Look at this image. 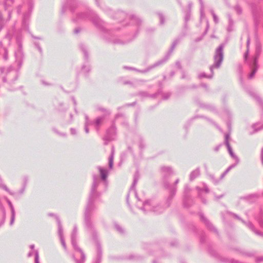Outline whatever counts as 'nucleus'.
<instances>
[{
	"instance_id": "9b49d317",
	"label": "nucleus",
	"mask_w": 263,
	"mask_h": 263,
	"mask_svg": "<svg viewBox=\"0 0 263 263\" xmlns=\"http://www.w3.org/2000/svg\"><path fill=\"white\" fill-rule=\"evenodd\" d=\"M196 189L198 192V195L200 197H201V194L203 192H205V193L209 192V190L207 185L204 183H201L199 186H197Z\"/></svg>"
},
{
	"instance_id": "f704fd0d",
	"label": "nucleus",
	"mask_w": 263,
	"mask_h": 263,
	"mask_svg": "<svg viewBox=\"0 0 263 263\" xmlns=\"http://www.w3.org/2000/svg\"><path fill=\"white\" fill-rule=\"evenodd\" d=\"M199 105L201 107H202V108H208V109H212V108H213V107H212L211 106L209 105H205V104H201V103H199Z\"/></svg>"
},
{
	"instance_id": "680f3d73",
	"label": "nucleus",
	"mask_w": 263,
	"mask_h": 263,
	"mask_svg": "<svg viewBox=\"0 0 263 263\" xmlns=\"http://www.w3.org/2000/svg\"><path fill=\"white\" fill-rule=\"evenodd\" d=\"M29 9H32V5L31 3H29Z\"/></svg>"
},
{
	"instance_id": "ddd939ff",
	"label": "nucleus",
	"mask_w": 263,
	"mask_h": 263,
	"mask_svg": "<svg viewBox=\"0 0 263 263\" xmlns=\"http://www.w3.org/2000/svg\"><path fill=\"white\" fill-rule=\"evenodd\" d=\"M104 120V117H98L96 120L93 122L95 128L97 131L99 130L100 126L102 125Z\"/></svg>"
},
{
	"instance_id": "b1692460",
	"label": "nucleus",
	"mask_w": 263,
	"mask_h": 263,
	"mask_svg": "<svg viewBox=\"0 0 263 263\" xmlns=\"http://www.w3.org/2000/svg\"><path fill=\"white\" fill-rule=\"evenodd\" d=\"M236 166V164L231 165L228 168L224 171V172L221 175V179H222L224 176L233 168Z\"/></svg>"
},
{
	"instance_id": "2eb2a0df",
	"label": "nucleus",
	"mask_w": 263,
	"mask_h": 263,
	"mask_svg": "<svg viewBox=\"0 0 263 263\" xmlns=\"http://www.w3.org/2000/svg\"><path fill=\"white\" fill-rule=\"evenodd\" d=\"M200 173V169L197 168L192 171L190 175V179L192 181L199 176Z\"/></svg>"
},
{
	"instance_id": "bf43d9fd",
	"label": "nucleus",
	"mask_w": 263,
	"mask_h": 263,
	"mask_svg": "<svg viewBox=\"0 0 263 263\" xmlns=\"http://www.w3.org/2000/svg\"><path fill=\"white\" fill-rule=\"evenodd\" d=\"M219 147H220V146H219H219H216V147L215 148V151H216V152H217V151H218L219 150Z\"/></svg>"
},
{
	"instance_id": "6e6d98bb",
	"label": "nucleus",
	"mask_w": 263,
	"mask_h": 263,
	"mask_svg": "<svg viewBox=\"0 0 263 263\" xmlns=\"http://www.w3.org/2000/svg\"><path fill=\"white\" fill-rule=\"evenodd\" d=\"M170 97V94L169 93H167L166 95L165 96H164L163 98L164 99H167L168 97Z\"/></svg>"
},
{
	"instance_id": "0eeeda50",
	"label": "nucleus",
	"mask_w": 263,
	"mask_h": 263,
	"mask_svg": "<svg viewBox=\"0 0 263 263\" xmlns=\"http://www.w3.org/2000/svg\"><path fill=\"white\" fill-rule=\"evenodd\" d=\"M78 229L76 226H74L72 232L71 234V243L74 249L80 253L81 256V260H78L75 259L76 263H83L85 259V256L82 251L77 246L76 243V239L77 237Z\"/></svg>"
},
{
	"instance_id": "1a4fd4ad",
	"label": "nucleus",
	"mask_w": 263,
	"mask_h": 263,
	"mask_svg": "<svg viewBox=\"0 0 263 263\" xmlns=\"http://www.w3.org/2000/svg\"><path fill=\"white\" fill-rule=\"evenodd\" d=\"M104 37L110 42H112L115 44L122 43V41L119 38L115 36V34L112 32H110L108 34L105 35Z\"/></svg>"
},
{
	"instance_id": "58836bf2",
	"label": "nucleus",
	"mask_w": 263,
	"mask_h": 263,
	"mask_svg": "<svg viewBox=\"0 0 263 263\" xmlns=\"http://www.w3.org/2000/svg\"><path fill=\"white\" fill-rule=\"evenodd\" d=\"M230 138V135L229 134H226L225 135V144L226 145H227V144L228 143H229V139Z\"/></svg>"
},
{
	"instance_id": "f257e3e1",
	"label": "nucleus",
	"mask_w": 263,
	"mask_h": 263,
	"mask_svg": "<svg viewBox=\"0 0 263 263\" xmlns=\"http://www.w3.org/2000/svg\"><path fill=\"white\" fill-rule=\"evenodd\" d=\"M100 177L98 175L93 176V183L91 186L90 196L98 198L104 192L107 186V178L108 171L101 166H98Z\"/></svg>"
},
{
	"instance_id": "c9c22d12",
	"label": "nucleus",
	"mask_w": 263,
	"mask_h": 263,
	"mask_svg": "<svg viewBox=\"0 0 263 263\" xmlns=\"http://www.w3.org/2000/svg\"><path fill=\"white\" fill-rule=\"evenodd\" d=\"M145 145H145V143L144 142V141L141 140L140 141L139 146V148H140V149H143V148H144L145 147Z\"/></svg>"
},
{
	"instance_id": "412c9836",
	"label": "nucleus",
	"mask_w": 263,
	"mask_h": 263,
	"mask_svg": "<svg viewBox=\"0 0 263 263\" xmlns=\"http://www.w3.org/2000/svg\"><path fill=\"white\" fill-rule=\"evenodd\" d=\"M114 149H112L111 154L109 158V168L111 170L113 166V160H114Z\"/></svg>"
},
{
	"instance_id": "20e7f679",
	"label": "nucleus",
	"mask_w": 263,
	"mask_h": 263,
	"mask_svg": "<svg viewBox=\"0 0 263 263\" xmlns=\"http://www.w3.org/2000/svg\"><path fill=\"white\" fill-rule=\"evenodd\" d=\"M223 46L220 45L216 50L215 53L214 57V63L210 67V70L211 71V75H207L204 72H201L199 74L198 77L199 78H206L211 79L213 77V70L214 68H218L221 65V64L223 59Z\"/></svg>"
},
{
	"instance_id": "a211bd4d",
	"label": "nucleus",
	"mask_w": 263,
	"mask_h": 263,
	"mask_svg": "<svg viewBox=\"0 0 263 263\" xmlns=\"http://www.w3.org/2000/svg\"><path fill=\"white\" fill-rule=\"evenodd\" d=\"M33 252L34 253V255H35V263H40V261H39V252L37 250H34V251H32L31 252H30L28 254V257H30L32 255V254H33Z\"/></svg>"
},
{
	"instance_id": "f3484780",
	"label": "nucleus",
	"mask_w": 263,
	"mask_h": 263,
	"mask_svg": "<svg viewBox=\"0 0 263 263\" xmlns=\"http://www.w3.org/2000/svg\"><path fill=\"white\" fill-rule=\"evenodd\" d=\"M56 219L58 225V234L60 238H63V230L61 221L58 217H56Z\"/></svg>"
},
{
	"instance_id": "4be33fe9",
	"label": "nucleus",
	"mask_w": 263,
	"mask_h": 263,
	"mask_svg": "<svg viewBox=\"0 0 263 263\" xmlns=\"http://www.w3.org/2000/svg\"><path fill=\"white\" fill-rule=\"evenodd\" d=\"M175 192H176V189H171V193H170V195L169 196V197H168L167 198V206H168L170 204V201L172 200L173 196L175 195Z\"/></svg>"
},
{
	"instance_id": "f03ea898",
	"label": "nucleus",
	"mask_w": 263,
	"mask_h": 263,
	"mask_svg": "<svg viewBox=\"0 0 263 263\" xmlns=\"http://www.w3.org/2000/svg\"><path fill=\"white\" fill-rule=\"evenodd\" d=\"M138 180V176L137 174H136L134 176V181L129 191V193H132L133 192L137 198V206L144 213L154 212L158 213L162 212L163 210L162 208L159 205H156L155 203L153 201H144L143 199H140L138 197L137 194L135 191V186L137 184Z\"/></svg>"
},
{
	"instance_id": "4c0bfd02",
	"label": "nucleus",
	"mask_w": 263,
	"mask_h": 263,
	"mask_svg": "<svg viewBox=\"0 0 263 263\" xmlns=\"http://www.w3.org/2000/svg\"><path fill=\"white\" fill-rule=\"evenodd\" d=\"M229 26L228 28V30L229 31H231L232 30L231 26H232L233 22L230 16H229Z\"/></svg>"
},
{
	"instance_id": "a878e982",
	"label": "nucleus",
	"mask_w": 263,
	"mask_h": 263,
	"mask_svg": "<svg viewBox=\"0 0 263 263\" xmlns=\"http://www.w3.org/2000/svg\"><path fill=\"white\" fill-rule=\"evenodd\" d=\"M247 226L250 228L251 229V230H252L257 235H260V236H263V233H260L257 231H255L254 230V229H253V225L250 223V222H248L247 223Z\"/></svg>"
},
{
	"instance_id": "6ab92c4d",
	"label": "nucleus",
	"mask_w": 263,
	"mask_h": 263,
	"mask_svg": "<svg viewBox=\"0 0 263 263\" xmlns=\"http://www.w3.org/2000/svg\"><path fill=\"white\" fill-rule=\"evenodd\" d=\"M129 17L131 18L133 23H136L138 25H140L142 22L141 20L137 16H136L135 15H130L129 16Z\"/></svg>"
},
{
	"instance_id": "338daca9",
	"label": "nucleus",
	"mask_w": 263,
	"mask_h": 263,
	"mask_svg": "<svg viewBox=\"0 0 263 263\" xmlns=\"http://www.w3.org/2000/svg\"><path fill=\"white\" fill-rule=\"evenodd\" d=\"M185 73L184 72H183L182 73V78H185Z\"/></svg>"
},
{
	"instance_id": "a18cd8bd",
	"label": "nucleus",
	"mask_w": 263,
	"mask_h": 263,
	"mask_svg": "<svg viewBox=\"0 0 263 263\" xmlns=\"http://www.w3.org/2000/svg\"><path fill=\"white\" fill-rule=\"evenodd\" d=\"M118 17L123 16L125 15V14L123 12H119L117 14Z\"/></svg>"
},
{
	"instance_id": "49530a36",
	"label": "nucleus",
	"mask_w": 263,
	"mask_h": 263,
	"mask_svg": "<svg viewBox=\"0 0 263 263\" xmlns=\"http://www.w3.org/2000/svg\"><path fill=\"white\" fill-rule=\"evenodd\" d=\"M25 186H23L19 191V193L20 194H22L24 193V191H25Z\"/></svg>"
},
{
	"instance_id": "5fc2aeb1",
	"label": "nucleus",
	"mask_w": 263,
	"mask_h": 263,
	"mask_svg": "<svg viewBox=\"0 0 263 263\" xmlns=\"http://www.w3.org/2000/svg\"><path fill=\"white\" fill-rule=\"evenodd\" d=\"M35 46H36V47L37 48L39 51L40 52H42V49H41V48L36 44H35Z\"/></svg>"
},
{
	"instance_id": "de8ad7c7",
	"label": "nucleus",
	"mask_w": 263,
	"mask_h": 263,
	"mask_svg": "<svg viewBox=\"0 0 263 263\" xmlns=\"http://www.w3.org/2000/svg\"><path fill=\"white\" fill-rule=\"evenodd\" d=\"M80 31H81V29L79 28H77L74 29V33L75 34H78L80 32Z\"/></svg>"
},
{
	"instance_id": "f8f14e48",
	"label": "nucleus",
	"mask_w": 263,
	"mask_h": 263,
	"mask_svg": "<svg viewBox=\"0 0 263 263\" xmlns=\"http://www.w3.org/2000/svg\"><path fill=\"white\" fill-rule=\"evenodd\" d=\"M228 150V152L230 155V156L235 159V163L234 164H236V166L237 164L239 163V160L238 157L235 155V154L233 153L232 151V148L231 147L230 143H228L227 145H226Z\"/></svg>"
},
{
	"instance_id": "473e14b6",
	"label": "nucleus",
	"mask_w": 263,
	"mask_h": 263,
	"mask_svg": "<svg viewBox=\"0 0 263 263\" xmlns=\"http://www.w3.org/2000/svg\"><path fill=\"white\" fill-rule=\"evenodd\" d=\"M211 13H212V14L213 15L214 21L215 22V23H217L218 22V17L215 14V13H214L213 10H211Z\"/></svg>"
},
{
	"instance_id": "7ed1b4c3",
	"label": "nucleus",
	"mask_w": 263,
	"mask_h": 263,
	"mask_svg": "<svg viewBox=\"0 0 263 263\" xmlns=\"http://www.w3.org/2000/svg\"><path fill=\"white\" fill-rule=\"evenodd\" d=\"M96 198V197H92L91 196H89V200L84 213L85 228L88 233L91 235L92 239L95 241L96 243L98 241L97 238L96 231L91 220V213L95 209L94 201Z\"/></svg>"
},
{
	"instance_id": "e2e57ef3",
	"label": "nucleus",
	"mask_w": 263,
	"mask_h": 263,
	"mask_svg": "<svg viewBox=\"0 0 263 263\" xmlns=\"http://www.w3.org/2000/svg\"><path fill=\"white\" fill-rule=\"evenodd\" d=\"M5 59H7V50L5 49Z\"/></svg>"
},
{
	"instance_id": "864d4df0",
	"label": "nucleus",
	"mask_w": 263,
	"mask_h": 263,
	"mask_svg": "<svg viewBox=\"0 0 263 263\" xmlns=\"http://www.w3.org/2000/svg\"><path fill=\"white\" fill-rule=\"evenodd\" d=\"M261 157L262 164H263V148L261 149Z\"/></svg>"
},
{
	"instance_id": "bb28decb",
	"label": "nucleus",
	"mask_w": 263,
	"mask_h": 263,
	"mask_svg": "<svg viewBox=\"0 0 263 263\" xmlns=\"http://www.w3.org/2000/svg\"><path fill=\"white\" fill-rule=\"evenodd\" d=\"M200 4V17L202 18L204 16V7H203V3L202 0H199Z\"/></svg>"
},
{
	"instance_id": "09e8293b",
	"label": "nucleus",
	"mask_w": 263,
	"mask_h": 263,
	"mask_svg": "<svg viewBox=\"0 0 263 263\" xmlns=\"http://www.w3.org/2000/svg\"><path fill=\"white\" fill-rule=\"evenodd\" d=\"M71 134L72 135H76V130L74 128H71L70 129Z\"/></svg>"
},
{
	"instance_id": "4468645a",
	"label": "nucleus",
	"mask_w": 263,
	"mask_h": 263,
	"mask_svg": "<svg viewBox=\"0 0 263 263\" xmlns=\"http://www.w3.org/2000/svg\"><path fill=\"white\" fill-rule=\"evenodd\" d=\"M97 250V258L95 263H100L101 260L102 252L101 249V246L98 241L96 242V243Z\"/></svg>"
},
{
	"instance_id": "c85d7f7f",
	"label": "nucleus",
	"mask_w": 263,
	"mask_h": 263,
	"mask_svg": "<svg viewBox=\"0 0 263 263\" xmlns=\"http://www.w3.org/2000/svg\"><path fill=\"white\" fill-rule=\"evenodd\" d=\"M259 125H260V124H259V123L254 124L252 126V127L254 129V130L255 131H258V130L263 128V125L262 126H260Z\"/></svg>"
},
{
	"instance_id": "4d7b16f0",
	"label": "nucleus",
	"mask_w": 263,
	"mask_h": 263,
	"mask_svg": "<svg viewBox=\"0 0 263 263\" xmlns=\"http://www.w3.org/2000/svg\"><path fill=\"white\" fill-rule=\"evenodd\" d=\"M164 185L166 188H168L170 187L169 184L167 182H164Z\"/></svg>"
},
{
	"instance_id": "dca6fc26",
	"label": "nucleus",
	"mask_w": 263,
	"mask_h": 263,
	"mask_svg": "<svg viewBox=\"0 0 263 263\" xmlns=\"http://www.w3.org/2000/svg\"><path fill=\"white\" fill-rule=\"evenodd\" d=\"M253 65V67L252 71L251 72V73L249 75V79L253 78V77H254V76L255 75V73H256V72L257 71V58H255L254 59Z\"/></svg>"
},
{
	"instance_id": "37998d69",
	"label": "nucleus",
	"mask_w": 263,
	"mask_h": 263,
	"mask_svg": "<svg viewBox=\"0 0 263 263\" xmlns=\"http://www.w3.org/2000/svg\"><path fill=\"white\" fill-rule=\"evenodd\" d=\"M251 95H254V97L256 99V100L257 101H258L259 102H260L261 101V99H260V98L256 94H255L254 93H252V94H251Z\"/></svg>"
},
{
	"instance_id": "423d86ee",
	"label": "nucleus",
	"mask_w": 263,
	"mask_h": 263,
	"mask_svg": "<svg viewBox=\"0 0 263 263\" xmlns=\"http://www.w3.org/2000/svg\"><path fill=\"white\" fill-rule=\"evenodd\" d=\"M179 42H180V39H176L173 43L172 46L171 47V49H170L167 55H165L164 58H163L162 59L159 60V61L156 62L153 65L149 66L146 69L143 70H140L139 71L141 72H142V73H145V72H148L149 71L152 70L153 68H155L158 66H160V65L165 63L168 60L170 54L172 53L173 50L175 49V47L179 43Z\"/></svg>"
},
{
	"instance_id": "0e129e2a",
	"label": "nucleus",
	"mask_w": 263,
	"mask_h": 263,
	"mask_svg": "<svg viewBox=\"0 0 263 263\" xmlns=\"http://www.w3.org/2000/svg\"><path fill=\"white\" fill-rule=\"evenodd\" d=\"M179 181V179H176V180L175 182V185L177 184L178 183Z\"/></svg>"
},
{
	"instance_id": "69168bd1",
	"label": "nucleus",
	"mask_w": 263,
	"mask_h": 263,
	"mask_svg": "<svg viewBox=\"0 0 263 263\" xmlns=\"http://www.w3.org/2000/svg\"><path fill=\"white\" fill-rule=\"evenodd\" d=\"M249 43H250V39H249V38H248L247 40V46L248 47L249 46Z\"/></svg>"
},
{
	"instance_id": "9d476101",
	"label": "nucleus",
	"mask_w": 263,
	"mask_h": 263,
	"mask_svg": "<svg viewBox=\"0 0 263 263\" xmlns=\"http://www.w3.org/2000/svg\"><path fill=\"white\" fill-rule=\"evenodd\" d=\"M161 171L164 179L174 174V171L172 167L170 166H162L161 168Z\"/></svg>"
},
{
	"instance_id": "aec40b11",
	"label": "nucleus",
	"mask_w": 263,
	"mask_h": 263,
	"mask_svg": "<svg viewBox=\"0 0 263 263\" xmlns=\"http://www.w3.org/2000/svg\"><path fill=\"white\" fill-rule=\"evenodd\" d=\"M91 124V122H90L89 120L88 117L87 115L85 116V132L86 133L88 134L89 133V129L88 126Z\"/></svg>"
},
{
	"instance_id": "774afa93",
	"label": "nucleus",
	"mask_w": 263,
	"mask_h": 263,
	"mask_svg": "<svg viewBox=\"0 0 263 263\" xmlns=\"http://www.w3.org/2000/svg\"><path fill=\"white\" fill-rule=\"evenodd\" d=\"M65 11V7H64V6H63V8H62V11L64 12Z\"/></svg>"
},
{
	"instance_id": "c03bdc74",
	"label": "nucleus",
	"mask_w": 263,
	"mask_h": 263,
	"mask_svg": "<svg viewBox=\"0 0 263 263\" xmlns=\"http://www.w3.org/2000/svg\"><path fill=\"white\" fill-rule=\"evenodd\" d=\"M235 10L238 13H240L241 12V9L239 6H236L235 7Z\"/></svg>"
},
{
	"instance_id": "ea45409f",
	"label": "nucleus",
	"mask_w": 263,
	"mask_h": 263,
	"mask_svg": "<svg viewBox=\"0 0 263 263\" xmlns=\"http://www.w3.org/2000/svg\"><path fill=\"white\" fill-rule=\"evenodd\" d=\"M60 238V240H61V243H62L63 247H64V248L65 249H66V243H65L64 237Z\"/></svg>"
},
{
	"instance_id": "72a5a7b5",
	"label": "nucleus",
	"mask_w": 263,
	"mask_h": 263,
	"mask_svg": "<svg viewBox=\"0 0 263 263\" xmlns=\"http://www.w3.org/2000/svg\"><path fill=\"white\" fill-rule=\"evenodd\" d=\"M2 187L6 191H7V192H8L10 195H14V193L11 192L9 189L5 185H2Z\"/></svg>"
},
{
	"instance_id": "e433bc0d",
	"label": "nucleus",
	"mask_w": 263,
	"mask_h": 263,
	"mask_svg": "<svg viewBox=\"0 0 263 263\" xmlns=\"http://www.w3.org/2000/svg\"><path fill=\"white\" fill-rule=\"evenodd\" d=\"M158 15L160 19V23L161 25H162L164 23V17L163 15L161 13H159Z\"/></svg>"
},
{
	"instance_id": "8fccbe9b",
	"label": "nucleus",
	"mask_w": 263,
	"mask_h": 263,
	"mask_svg": "<svg viewBox=\"0 0 263 263\" xmlns=\"http://www.w3.org/2000/svg\"><path fill=\"white\" fill-rule=\"evenodd\" d=\"M139 95L141 96V97H146L147 96V93L145 92H140Z\"/></svg>"
},
{
	"instance_id": "cd10ccee",
	"label": "nucleus",
	"mask_w": 263,
	"mask_h": 263,
	"mask_svg": "<svg viewBox=\"0 0 263 263\" xmlns=\"http://www.w3.org/2000/svg\"><path fill=\"white\" fill-rule=\"evenodd\" d=\"M15 220V211L14 209L12 208V212H11V218L10 222V224L12 226Z\"/></svg>"
},
{
	"instance_id": "c756f323",
	"label": "nucleus",
	"mask_w": 263,
	"mask_h": 263,
	"mask_svg": "<svg viewBox=\"0 0 263 263\" xmlns=\"http://www.w3.org/2000/svg\"><path fill=\"white\" fill-rule=\"evenodd\" d=\"M98 109L104 113L105 116H107L110 114V111L106 108L103 107H99Z\"/></svg>"
},
{
	"instance_id": "3c124183",
	"label": "nucleus",
	"mask_w": 263,
	"mask_h": 263,
	"mask_svg": "<svg viewBox=\"0 0 263 263\" xmlns=\"http://www.w3.org/2000/svg\"><path fill=\"white\" fill-rule=\"evenodd\" d=\"M176 66L178 68H181V64L180 63V62H177L176 63Z\"/></svg>"
},
{
	"instance_id": "a19ab883",
	"label": "nucleus",
	"mask_w": 263,
	"mask_h": 263,
	"mask_svg": "<svg viewBox=\"0 0 263 263\" xmlns=\"http://www.w3.org/2000/svg\"><path fill=\"white\" fill-rule=\"evenodd\" d=\"M53 130L54 132L56 133L57 134H58V135H59L61 136H63V137L66 136V134L65 133H59L57 131V130L55 128H53Z\"/></svg>"
},
{
	"instance_id": "13d9d810",
	"label": "nucleus",
	"mask_w": 263,
	"mask_h": 263,
	"mask_svg": "<svg viewBox=\"0 0 263 263\" xmlns=\"http://www.w3.org/2000/svg\"><path fill=\"white\" fill-rule=\"evenodd\" d=\"M30 248L31 249V250H33L34 248V245H31L30 246Z\"/></svg>"
},
{
	"instance_id": "7c9ffc66",
	"label": "nucleus",
	"mask_w": 263,
	"mask_h": 263,
	"mask_svg": "<svg viewBox=\"0 0 263 263\" xmlns=\"http://www.w3.org/2000/svg\"><path fill=\"white\" fill-rule=\"evenodd\" d=\"M80 47H81L82 50L83 51V53L84 54L85 57H86V58H88V54H87V52L86 48L85 46L84 45H81L80 46Z\"/></svg>"
},
{
	"instance_id": "2f4dec72",
	"label": "nucleus",
	"mask_w": 263,
	"mask_h": 263,
	"mask_svg": "<svg viewBox=\"0 0 263 263\" xmlns=\"http://www.w3.org/2000/svg\"><path fill=\"white\" fill-rule=\"evenodd\" d=\"M82 70L84 73H87L90 70V67L87 65H84L82 68Z\"/></svg>"
},
{
	"instance_id": "5701e85b",
	"label": "nucleus",
	"mask_w": 263,
	"mask_h": 263,
	"mask_svg": "<svg viewBox=\"0 0 263 263\" xmlns=\"http://www.w3.org/2000/svg\"><path fill=\"white\" fill-rule=\"evenodd\" d=\"M13 3L12 0H5V7L6 10H8L9 16L10 15V12L8 9V6H10Z\"/></svg>"
},
{
	"instance_id": "393cba45",
	"label": "nucleus",
	"mask_w": 263,
	"mask_h": 263,
	"mask_svg": "<svg viewBox=\"0 0 263 263\" xmlns=\"http://www.w3.org/2000/svg\"><path fill=\"white\" fill-rule=\"evenodd\" d=\"M115 227L116 230L120 234H123L124 233V229L119 224L116 223L115 224Z\"/></svg>"
},
{
	"instance_id": "052dcab7",
	"label": "nucleus",
	"mask_w": 263,
	"mask_h": 263,
	"mask_svg": "<svg viewBox=\"0 0 263 263\" xmlns=\"http://www.w3.org/2000/svg\"><path fill=\"white\" fill-rule=\"evenodd\" d=\"M248 54V50H247V52L245 54V60L247 59V57Z\"/></svg>"
},
{
	"instance_id": "79ce46f5",
	"label": "nucleus",
	"mask_w": 263,
	"mask_h": 263,
	"mask_svg": "<svg viewBox=\"0 0 263 263\" xmlns=\"http://www.w3.org/2000/svg\"><path fill=\"white\" fill-rule=\"evenodd\" d=\"M190 13L188 12L186 14L185 17H184L185 22H187L190 20Z\"/></svg>"
},
{
	"instance_id": "39448f33",
	"label": "nucleus",
	"mask_w": 263,
	"mask_h": 263,
	"mask_svg": "<svg viewBox=\"0 0 263 263\" xmlns=\"http://www.w3.org/2000/svg\"><path fill=\"white\" fill-rule=\"evenodd\" d=\"M87 18H90L96 26L104 30V23L98 17V16L95 15L92 12L87 13L81 12L78 13L77 15V17L74 19V21L77 22L85 20Z\"/></svg>"
},
{
	"instance_id": "603ef678",
	"label": "nucleus",
	"mask_w": 263,
	"mask_h": 263,
	"mask_svg": "<svg viewBox=\"0 0 263 263\" xmlns=\"http://www.w3.org/2000/svg\"><path fill=\"white\" fill-rule=\"evenodd\" d=\"M8 204L11 208V211H12V208H13L11 202L9 200L8 201Z\"/></svg>"
},
{
	"instance_id": "6e6552de",
	"label": "nucleus",
	"mask_w": 263,
	"mask_h": 263,
	"mask_svg": "<svg viewBox=\"0 0 263 263\" xmlns=\"http://www.w3.org/2000/svg\"><path fill=\"white\" fill-rule=\"evenodd\" d=\"M116 134L117 132L116 127L114 124H112L107 130L106 135L103 138L104 144H107L109 142L115 140L116 137Z\"/></svg>"
}]
</instances>
